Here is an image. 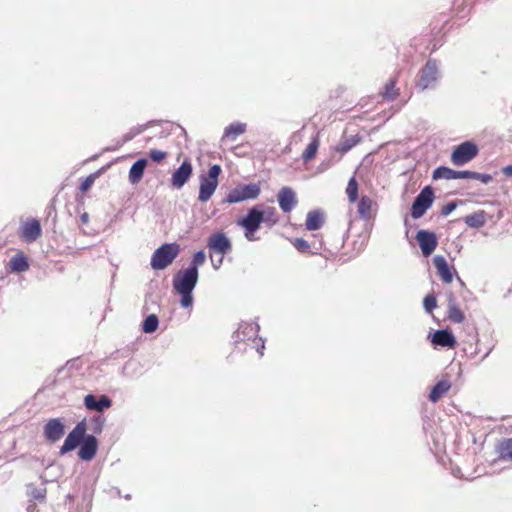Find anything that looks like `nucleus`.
Returning a JSON list of instances; mask_svg holds the SVG:
<instances>
[{
    "instance_id": "nucleus-35",
    "label": "nucleus",
    "mask_w": 512,
    "mask_h": 512,
    "mask_svg": "<svg viewBox=\"0 0 512 512\" xmlns=\"http://www.w3.org/2000/svg\"><path fill=\"white\" fill-rule=\"evenodd\" d=\"M264 214L263 222L266 223L269 227L274 226L279 221V215L274 207H267L262 210Z\"/></svg>"
},
{
    "instance_id": "nucleus-20",
    "label": "nucleus",
    "mask_w": 512,
    "mask_h": 512,
    "mask_svg": "<svg viewBox=\"0 0 512 512\" xmlns=\"http://www.w3.org/2000/svg\"><path fill=\"white\" fill-rule=\"evenodd\" d=\"M432 343L436 346L454 348L457 341L451 332L447 330H437L433 334Z\"/></svg>"
},
{
    "instance_id": "nucleus-46",
    "label": "nucleus",
    "mask_w": 512,
    "mask_h": 512,
    "mask_svg": "<svg viewBox=\"0 0 512 512\" xmlns=\"http://www.w3.org/2000/svg\"><path fill=\"white\" fill-rule=\"evenodd\" d=\"M80 218H81L82 223H84V224L88 223L89 216L87 213H83Z\"/></svg>"
},
{
    "instance_id": "nucleus-29",
    "label": "nucleus",
    "mask_w": 512,
    "mask_h": 512,
    "mask_svg": "<svg viewBox=\"0 0 512 512\" xmlns=\"http://www.w3.org/2000/svg\"><path fill=\"white\" fill-rule=\"evenodd\" d=\"M457 179H475L479 180L484 184H487L492 181V176L490 174L478 173L474 171H456Z\"/></svg>"
},
{
    "instance_id": "nucleus-15",
    "label": "nucleus",
    "mask_w": 512,
    "mask_h": 512,
    "mask_svg": "<svg viewBox=\"0 0 512 512\" xmlns=\"http://www.w3.org/2000/svg\"><path fill=\"white\" fill-rule=\"evenodd\" d=\"M193 167L190 161L184 160L180 167L172 174V186L180 189L189 180L192 175Z\"/></svg>"
},
{
    "instance_id": "nucleus-44",
    "label": "nucleus",
    "mask_w": 512,
    "mask_h": 512,
    "mask_svg": "<svg viewBox=\"0 0 512 512\" xmlns=\"http://www.w3.org/2000/svg\"><path fill=\"white\" fill-rule=\"evenodd\" d=\"M456 203L455 202H449L447 203L446 205H444L441 209V214L444 215V216H447L449 215L452 211H454V209L456 208Z\"/></svg>"
},
{
    "instance_id": "nucleus-14",
    "label": "nucleus",
    "mask_w": 512,
    "mask_h": 512,
    "mask_svg": "<svg viewBox=\"0 0 512 512\" xmlns=\"http://www.w3.org/2000/svg\"><path fill=\"white\" fill-rule=\"evenodd\" d=\"M416 239L424 256L431 255L438 245L435 233L426 230L418 231Z\"/></svg>"
},
{
    "instance_id": "nucleus-45",
    "label": "nucleus",
    "mask_w": 512,
    "mask_h": 512,
    "mask_svg": "<svg viewBox=\"0 0 512 512\" xmlns=\"http://www.w3.org/2000/svg\"><path fill=\"white\" fill-rule=\"evenodd\" d=\"M502 171L506 176L512 177V165L504 167Z\"/></svg>"
},
{
    "instance_id": "nucleus-11",
    "label": "nucleus",
    "mask_w": 512,
    "mask_h": 512,
    "mask_svg": "<svg viewBox=\"0 0 512 512\" xmlns=\"http://www.w3.org/2000/svg\"><path fill=\"white\" fill-rule=\"evenodd\" d=\"M42 233L39 220L31 218L22 223L20 227V238L27 243L36 241Z\"/></svg>"
},
{
    "instance_id": "nucleus-12",
    "label": "nucleus",
    "mask_w": 512,
    "mask_h": 512,
    "mask_svg": "<svg viewBox=\"0 0 512 512\" xmlns=\"http://www.w3.org/2000/svg\"><path fill=\"white\" fill-rule=\"evenodd\" d=\"M277 201L284 213H290L298 204L295 191L291 187H282L277 194Z\"/></svg>"
},
{
    "instance_id": "nucleus-1",
    "label": "nucleus",
    "mask_w": 512,
    "mask_h": 512,
    "mask_svg": "<svg viewBox=\"0 0 512 512\" xmlns=\"http://www.w3.org/2000/svg\"><path fill=\"white\" fill-rule=\"evenodd\" d=\"M180 252V246L177 243H166L157 248L151 257V267L154 270H163L167 268L176 259Z\"/></svg>"
},
{
    "instance_id": "nucleus-9",
    "label": "nucleus",
    "mask_w": 512,
    "mask_h": 512,
    "mask_svg": "<svg viewBox=\"0 0 512 512\" xmlns=\"http://www.w3.org/2000/svg\"><path fill=\"white\" fill-rule=\"evenodd\" d=\"M260 191V187L257 184L240 186L229 192L227 200L229 203H238L248 199H255L259 196Z\"/></svg>"
},
{
    "instance_id": "nucleus-8",
    "label": "nucleus",
    "mask_w": 512,
    "mask_h": 512,
    "mask_svg": "<svg viewBox=\"0 0 512 512\" xmlns=\"http://www.w3.org/2000/svg\"><path fill=\"white\" fill-rule=\"evenodd\" d=\"M478 147L470 141H466L456 146L451 154V162L455 166H462L470 162L478 154Z\"/></svg>"
},
{
    "instance_id": "nucleus-43",
    "label": "nucleus",
    "mask_w": 512,
    "mask_h": 512,
    "mask_svg": "<svg viewBox=\"0 0 512 512\" xmlns=\"http://www.w3.org/2000/svg\"><path fill=\"white\" fill-rule=\"evenodd\" d=\"M93 183H94V176L90 175L81 183L80 190L82 192H86L87 190H89L91 188Z\"/></svg>"
},
{
    "instance_id": "nucleus-4",
    "label": "nucleus",
    "mask_w": 512,
    "mask_h": 512,
    "mask_svg": "<svg viewBox=\"0 0 512 512\" xmlns=\"http://www.w3.org/2000/svg\"><path fill=\"white\" fill-rule=\"evenodd\" d=\"M221 173V167L218 164H215L210 167L208 174L206 176L200 177V187H199V195L198 199L201 202H207L218 186V177Z\"/></svg>"
},
{
    "instance_id": "nucleus-38",
    "label": "nucleus",
    "mask_w": 512,
    "mask_h": 512,
    "mask_svg": "<svg viewBox=\"0 0 512 512\" xmlns=\"http://www.w3.org/2000/svg\"><path fill=\"white\" fill-rule=\"evenodd\" d=\"M205 260V253L203 251H198L194 254L191 265L189 267H194L195 270H198V267L203 265Z\"/></svg>"
},
{
    "instance_id": "nucleus-39",
    "label": "nucleus",
    "mask_w": 512,
    "mask_h": 512,
    "mask_svg": "<svg viewBox=\"0 0 512 512\" xmlns=\"http://www.w3.org/2000/svg\"><path fill=\"white\" fill-rule=\"evenodd\" d=\"M168 153L167 152H164V151H160V150H157V149H152L150 150L149 152V157L154 161V162H157V163H160L162 162L164 159H166Z\"/></svg>"
},
{
    "instance_id": "nucleus-32",
    "label": "nucleus",
    "mask_w": 512,
    "mask_h": 512,
    "mask_svg": "<svg viewBox=\"0 0 512 512\" xmlns=\"http://www.w3.org/2000/svg\"><path fill=\"white\" fill-rule=\"evenodd\" d=\"M432 177L435 180H437V179L452 180V179H457V174H456V171L451 168H448L445 166H440L433 171Z\"/></svg>"
},
{
    "instance_id": "nucleus-42",
    "label": "nucleus",
    "mask_w": 512,
    "mask_h": 512,
    "mask_svg": "<svg viewBox=\"0 0 512 512\" xmlns=\"http://www.w3.org/2000/svg\"><path fill=\"white\" fill-rule=\"evenodd\" d=\"M92 422L94 424L93 432L96 434L101 433L104 424V418L101 416H94L92 418Z\"/></svg>"
},
{
    "instance_id": "nucleus-7",
    "label": "nucleus",
    "mask_w": 512,
    "mask_h": 512,
    "mask_svg": "<svg viewBox=\"0 0 512 512\" xmlns=\"http://www.w3.org/2000/svg\"><path fill=\"white\" fill-rule=\"evenodd\" d=\"M433 200V189L430 186H426L415 198L411 207V216L414 219L422 217L425 212L432 206Z\"/></svg>"
},
{
    "instance_id": "nucleus-6",
    "label": "nucleus",
    "mask_w": 512,
    "mask_h": 512,
    "mask_svg": "<svg viewBox=\"0 0 512 512\" xmlns=\"http://www.w3.org/2000/svg\"><path fill=\"white\" fill-rule=\"evenodd\" d=\"M87 423L83 419L74 427V429L67 435L63 445L60 448V454L64 455L75 448H77L86 438Z\"/></svg>"
},
{
    "instance_id": "nucleus-27",
    "label": "nucleus",
    "mask_w": 512,
    "mask_h": 512,
    "mask_svg": "<svg viewBox=\"0 0 512 512\" xmlns=\"http://www.w3.org/2000/svg\"><path fill=\"white\" fill-rule=\"evenodd\" d=\"M464 222L471 228H480L486 223V212L479 210L470 215L465 216Z\"/></svg>"
},
{
    "instance_id": "nucleus-10",
    "label": "nucleus",
    "mask_w": 512,
    "mask_h": 512,
    "mask_svg": "<svg viewBox=\"0 0 512 512\" xmlns=\"http://www.w3.org/2000/svg\"><path fill=\"white\" fill-rule=\"evenodd\" d=\"M438 79V66L436 60L429 59L419 73L417 86L422 90L431 87Z\"/></svg>"
},
{
    "instance_id": "nucleus-19",
    "label": "nucleus",
    "mask_w": 512,
    "mask_h": 512,
    "mask_svg": "<svg viewBox=\"0 0 512 512\" xmlns=\"http://www.w3.org/2000/svg\"><path fill=\"white\" fill-rule=\"evenodd\" d=\"M84 405L88 410L102 412L104 409L111 407L112 401L106 395H102L99 400H97L94 395L88 394L84 397Z\"/></svg>"
},
{
    "instance_id": "nucleus-17",
    "label": "nucleus",
    "mask_w": 512,
    "mask_h": 512,
    "mask_svg": "<svg viewBox=\"0 0 512 512\" xmlns=\"http://www.w3.org/2000/svg\"><path fill=\"white\" fill-rule=\"evenodd\" d=\"M433 264L440 279L444 283L450 284L453 281V273L455 271L454 268L450 267L447 263V260L441 255H436L433 258Z\"/></svg>"
},
{
    "instance_id": "nucleus-37",
    "label": "nucleus",
    "mask_w": 512,
    "mask_h": 512,
    "mask_svg": "<svg viewBox=\"0 0 512 512\" xmlns=\"http://www.w3.org/2000/svg\"><path fill=\"white\" fill-rule=\"evenodd\" d=\"M423 306L426 312L432 313V311L437 307V300L434 294H428L425 296L423 300Z\"/></svg>"
},
{
    "instance_id": "nucleus-36",
    "label": "nucleus",
    "mask_w": 512,
    "mask_h": 512,
    "mask_svg": "<svg viewBox=\"0 0 512 512\" xmlns=\"http://www.w3.org/2000/svg\"><path fill=\"white\" fill-rule=\"evenodd\" d=\"M159 324L158 317L155 314L148 315L142 324V330L145 333H153L157 330Z\"/></svg>"
},
{
    "instance_id": "nucleus-13",
    "label": "nucleus",
    "mask_w": 512,
    "mask_h": 512,
    "mask_svg": "<svg viewBox=\"0 0 512 512\" xmlns=\"http://www.w3.org/2000/svg\"><path fill=\"white\" fill-rule=\"evenodd\" d=\"M357 212L365 221L373 220L377 214V203L368 195H362L357 204Z\"/></svg>"
},
{
    "instance_id": "nucleus-40",
    "label": "nucleus",
    "mask_w": 512,
    "mask_h": 512,
    "mask_svg": "<svg viewBox=\"0 0 512 512\" xmlns=\"http://www.w3.org/2000/svg\"><path fill=\"white\" fill-rule=\"evenodd\" d=\"M293 245L299 252H307L310 249L309 243L303 238L294 239Z\"/></svg>"
},
{
    "instance_id": "nucleus-18",
    "label": "nucleus",
    "mask_w": 512,
    "mask_h": 512,
    "mask_svg": "<svg viewBox=\"0 0 512 512\" xmlns=\"http://www.w3.org/2000/svg\"><path fill=\"white\" fill-rule=\"evenodd\" d=\"M64 425L63 423L57 419H50L44 427V435L47 440L51 442H56L62 438L64 435Z\"/></svg>"
},
{
    "instance_id": "nucleus-41",
    "label": "nucleus",
    "mask_w": 512,
    "mask_h": 512,
    "mask_svg": "<svg viewBox=\"0 0 512 512\" xmlns=\"http://www.w3.org/2000/svg\"><path fill=\"white\" fill-rule=\"evenodd\" d=\"M179 294L181 295V306L184 308L191 307L193 303L192 292H181Z\"/></svg>"
},
{
    "instance_id": "nucleus-25",
    "label": "nucleus",
    "mask_w": 512,
    "mask_h": 512,
    "mask_svg": "<svg viewBox=\"0 0 512 512\" xmlns=\"http://www.w3.org/2000/svg\"><path fill=\"white\" fill-rule=\"evenodd\" d=\"M447 318L453 322L460 324L465 320V315L462 310L457 306L454 298H449L448 301V310H447Z\"/></svg>"
},
{
    "instance_id": "nucleus-31",
    "label": "nucleus",
    "mask_w": 512,
    "mask_h": 512,
    "mask_svg": "<svg viewBox=\"0 0 512 512\" xmlns=\"http://www.w3.org/2000/svg\"><path fill=\"white\" fill-rule=\"evenodd\" d=\"M319 145H320V140H319V136L317 135L313 138V140L308 144V146L304 150V152L302 154V159L305 162L311 161L316 156Z\"/></svg>"
},
{
    "instance_id": "nucleus-33",
    "label": "nucleus",
    "mask_w": 512,
    "mask_h": 512,
    "mask_svg": "<svg viewBox=\"0 0 512 512\" xmlns=\"http://www.w3.org/2000/svg\"><path fill=\"white\" fill-rule=\"evenodd\" d=\"M359 184L356 178L353 176L349 179L346 187V195L350 203H355L358 199Z\"/></svg>"
},
{
    "instance_id": "nucleus-2",
    "label": "nucleus",
    "mask_w": 512,
    "mask_h": 512,
    "mask_svg": "<svg viewBox=\"0 0 512 512\" xmlns=\"http://www.w3.org/2000/svg\"><path fill=\"white\" fill-rule=\"evenodd\" d=\"M207 247L210 256L219 254L220 257L216 261L212 259V264L215 269H219L223 262V256L231 251L232 244L229 238L223 232H217L209 236L207 240Z\"/></svg>"
},
{
    "instance_id": "nucleus-34",
    "label": "nucleus",
    "mask_w": 512,
    "mask_h": 512,
    "mask_svg": "<svg viewBox=\"0 0 512 512\" xmlns=\"http://www.w3.org/2000/svg\"><path fill=\"white\" fill-rule=\"evenodd\" d=\"M361 141L359 135L351 136L350 138L344 139L340 145L336 148L338 152L346 153Z\"/></svg>"
},
{
    "instance_id": "nucleus-5",
    "label": "nucleus",
    "mask_w": 512,
    "mask_h": 512,
    "mask_svg": "<svg viewBox=\"0 0 512 512\" xmlns=\"http://www.w3.org/2000/svg\"><path fill=\"white\" fill-rule=\"evenodd\" d=\"M198 280V270L194 267H188L184 271H179L173 279V287L176 292H192Z\"/></svg>"
},
{
    "instance_id": "nucleus-30",
    "label": "nucleus",
    "mask_w": 512,
    "mask_h": 512,
    "mask_svg": "<svg viewBox=\"0 0 512 512\" xmlns=\"http://www.w3.org/2000/svg\"><path fill=\"white\" fill-rule=\"evenodd\" d=\"M396 79H390L381 91V96L384 100L392 101L399 96V89L396 87Z\"/></svg>"
},
{
    "instance_id": "nucleus-23",
    "label": "nucleus",
    "mask_w": 512,
    "mask_h": 512,
    "mask_svg": "<svg viewBox=\"0 0 512 512\" xmlns=\"http://www.w3.org/2000/svg\"><path fill=\"white\" fill-rule=\"evenodd\" d=\"M246 131V124L244 123H232L225 128L222 136V141H234L236 138Z\"/></svg>"
},
{
    "instance_id": "nucleus-16",
    "label": "nucleus",
    "mask_w": 512,
    "mask_h": 512,
    "mask_svg": "<svg viewBox=\"0 0 512 512\" xmlns=\"http://www.w3.org/2000/svg\"><path fill=\"white\" fill-rule=\"evenodd\" d=\"M97 449L98 441L96 437L93 435H87L80 445L78 456L83 461H90L95 457Z\"/></svg>"
},
{
    "instance_id": "nucleus-22",
    "label": "nucleus",
    "mask_w": 512,
    "mask_h": 512,
    "mask_svg": "<svg viewBox=\"0 0 512 512\" xmlns=\"http://www.w3.org/2000/svg\"><path fill=\"white\" fill-rule=\"evenodd\" d=\"M147 167L146 159L137 160L129 170V181L131 184H138L143 178L145 168Z\"/></svg>"
},
{
    "instance_id": "nucleus-28",
    "label": "nucleus",
    "mask_w": 512,
    "mask_h": 512,
    "mask_svg": "<svg viewBox=\"0 0 512 512\" xmlns=\"http://www.w3.org/2000/svg\"><path fill=\"white\" fill-rule=\"evenodd\" d=\"M498 458L503 461H512V438L502 440L497 446Z\"/></svg>"
},
{
    "instance_id": "nucleus-3",
    "label": "nucleus",
    "mask_w": 512,
    "mask_h": 512,
    "mask_svg": "<svg viewBox=\"0 0 512 512\" xmlns=\"http://www.w3.org/2000/svg\"><path fill=\"white\" fill-rule=\"evenodd\" d=\"M263 219L264 214L262 213V209H260L259 206H255L249 209L245 217L237 221V224L244 229V235L248 241L257 240L255 233L260 228Z\"/></svg>"
},
{
    "instance_id": "nucleus-26",
    "label": "nucleus",
    "mask_w": 512,
    "mask_h": 512,
    "mask_svg": "<svg viewBox=\"0 0 512 512\" xmlns=\"http://www.w3.org/2000/svg\"><path fill=\"white\" fill-rule=\"evenodd\" d=\"M9 268L13 272H24L28 270L29 264L23 252H18L10 259Z\"/></svg>"
},
{
    "instance_id": "nucleus-21",
    "label": "nucleus",
    "mask_w": 512,
    "mask_h": 512,
    "mask_svg": "<svg viewBox=\"0 0 512 512\" xmlns=\"http://www.w3.org/2000/svg\"><path fill=\"white\" fill-rule=\"evenodd\" d=\"M451 382L448 378L441 379L438 381L429 393V400L432 403L438 402L447 392L451 389Z\"/></svg>"
},
{
    "instance_id": "nucleus-24",
    "label": "nucleus",
    "mask_w": 512,
    "mask_h": 512,
    "mask_svg": "<svg viewBox=\"0 0 512 512\" xmlns=\"http://www.w3.org/2000/svg\"><path fill=\"white\" fill-rule=\"evenodd\" d=\"M324 223V216L318 210L310 211L307 214L305 226L307 230L314 231L322 227Z\"/></svg>"
}]
</instances>
